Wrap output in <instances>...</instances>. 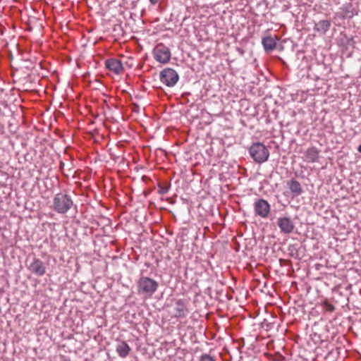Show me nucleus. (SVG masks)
Segmentation results:
<instances>
[{"instance_id":"nucleus-1","label":"nucleus","mask_w":361,"mask_h":361,"mask_svg":"<svg viewBox=\"0 0 361 361\" xmlns=\"http://www.w3.org/2000/svg\"><path fill=\"white\" fill-rule=\"evenodd\" d=\"M249 153L250 157L257 164H262L267 161L269 157L268 149L261 142L253 143L249 149Z\"/></svg>"},{"instance_id":"nucleus-2","label":"nucleus","mask_w":361,"mask_h":361,"mask_svg":"<svg viewBox=\"0 0 361 361\" xmlns=\"http://www.w3.org/2000/svg\"><path fill=\"white\" fill-rule=\"evenodd\" d=\"M73 206L71 197L64 193L56 194L53 200V209L60 214L66 213Z\"/></svg>"},{"instance_id":"nucleus-3","label":"nucleus","mask_w":361,"mask_h":361,"mask_svg":"<svg viewBox=\"0 0 361 361\" xmlns=\"http://www.w3.org/2000/svg\"><path fill=\"white\" fill-rule=\"evenodd\" d=\"M169 313L172 318L180 320L188 316L189 310L184 301L178 300L169 307Z\"/></svg>"},{"instance_id":"nucleus-4","label":"nucleus","mask_w":361,"mask_h":361,"mask_svg":"<svg viewBox=\"0 0 361 361\" xmlns=\"http://www.w3.org/2000/svg\"><path fill=\"white\" fill-rule=\"evenodd\" d=\"M179 79L176 71L172 68H167L160 73L161 82L168 87L174 86Z\"/></svg>"},{"instance_id":"nucleus-5","label":"nucleus","mask_w":361,"mask_h":361,"mask_svg":"<svg viewBox=\"0 0 361 361\" xmlns=\"http://www.w3.org/2000/svg\"><path fill=\"white\" fill-rule=\"evenodd\" d=\"M138 290L140 292H144L146 293H154L157 287L158 283L156 281L148 278V277H142L140 278L138 281Z\"/></svg>"},{"instance_id":"nucleus-6","label":"nucleus","mask_w":361,"mask_h":361,"mask_svg":"<svg viewBox=\"0 0 361 361\" xmlns=\"http://www.w3.org/2000/svg\"><path fill=\"white\" fill-rule=\"evenodd\" d=\"M154 56L159 63H166L171 59L170 49L163 44H158L154 49Z\"/></svg>"},{"instance_id":"nucleus-7","label":"nucleus","mask_w":361,"mask_h":361,"mask_svg":"<svg viewBox=\"0 0 361 361\" xmlns=\"http://www.w3.org/2000/svg\"><path fill=\"white\" fill-rule=\"evenodd\" d=\"M254 209L257 215L265 219L270 212V204L267 200L259 199L255 202Z\"/></svg>"},{"instance_id":"nucleus-8","label":"nucleus","mask_w":361,"mask_h":361,"mask_svg":"<svg viewBox=\"0 0 361 361\" xmlns=\"http://www.w3.org/2000/svg\"><path fill=\"white\" fill-rule=\"evenodd\" d=\"M27 269L32 274L37 276H42L46 273V267L44 262L38 258H34L27 266Z\"/></svg>"},{"instance_id":"nucleus-9","label":"nucleus","mask_w":361,"mask_h":361,"mask_svg":"<svg viewBox=\"0 0 361 361\" xmlns=\"http://www.w3.org/2000/svg\"><path fill=\"white\" fill-rule=\"evenodd\" d=\"M105 66L107 69L116 74H120L123 70L121 62L116 59H110L106 60L105 61Z\"/></svg>"},{"instance_id":"nucleus-10","label":"nucleus","mask_w":361,"mask_h":361,"mask_svg":"<svg viewBox=\"0 0 361 361\" xmlns=\"http://www.w3.org/2000/svg\"><path fill=\"white\" fill-rule=\"evenodd\" d=\"M278 226L281 231L285 233H290L294 228V224L288 217H282L278 219Z\"/></svg>"},{"instance_id":"nucleus-11","label":"nucleus","mask_w":361,"mask_h":361,"mask_svg":"<svg viewBox=\"0 0 361 361\" xmlns=\"http://www.w3.org/2000/svg\"><path fill=\"white\" fill-rule=\"evenodd\" d=\"M276 37L271 36H267L262 38V44L264 50L267 52H269L276 49Z\"/></svg>"},{"instance_id":"nucleus-12","label":"nucleus","mask_w":361,"mask_h":361,"mask_svg":"<svg viewBox=\"0 0 361 361\" xmlns=\"http://www.w3.org/2000/svg\"><path fill=\"white\" fill-rule=\"evenodd\" d=\"M287 185L294 197L299 196L302 192V188L300 183L294 179L288 181Z\"/></svg>"},{"instance_id":"nucleus-13","label":"nucleus","mask_w":361,"mask_h":361,"mask_svg":"<svg viewBox=\"0 0 361 361\" xmlns=\"http://www.w3.org/2000/svg\"><path fill=\"white\" fill-rule=\"evenodd\" d=\"M130 348L128 345V344L125 342L122 341L119 343L116 346V352L121 357H126L130 353Z\"/></svg>"},{"instance_id":"nucleus-14","label":"nucleus","mask_w":361,"mask_h":361,"mask_svg":"<svg viewBox=\"0 0 361 361\" xmlns=\"http://www.w3.org/2000/svg\"><path fill=\"white\" fill-rule=\"evenodd\" d=\"M305 159L308 162H314L319 157V151L315 147L308 148L305 154Z\"/></svg>"},{"instance_id":"nucleus-15","label":"nucleus","mask_w":361,"mask_h":361,"mask_svg":"<svg viewBox=\"0 0 361 361\" xmlns=\"http://www.w3.org/2000/svg\"><path fill=\"white\" fill-rule=\"evenodd\" d=\"M330 26L331 23L329 20H320L317 24H315L314 30L320 33L324 34L327 30H329Z\"/></svg>"},{"instance_id":"nucleus-16","label":"nucleus","mask_w":361,"mask_h":361,"mask_svg":"<svg viewBox=\"0 0 361 361\" xmlns=\"http://www.w3.org/2000/svg\"><path fill=\"white\" fill-rule=\"evenodd\" d=\"M323 308L325 311L332 312L334 310V307L328 302L327 301H324L323 303Z\"/></svg>"},{"instance_id":"nucleus-17","label":"nucleus","mask_w":361,"mask_h":361,"mask_svg":"<svg viewBox=\"0 0 361 361\" xmlns=\"http://www.w3.org/2000/svg\"><path fill=\"white\" fill-rule=\"evenodd\" d=\"M200 361H216L215 359L207 354H204L200 357Z\"/></svg>"},{"instance_id":"nucleus-18","label":"nucleus","mask_w":361,"mask_h":361,"mask_svg":"<svg viewBox=\"0 0 361 361\" xmlns=\"http://www.w3.org/2000/svg\"><path fill=\"white\" fill-rule=\"evenodd\" d=\"M152 5L157 4L159 0H149Z\"/></svg>"},{"instance_id":"nucleus-19","label":"nucleus","mask_w":361,"mask_h":361,"mask_svg":"<svg viewBox=\"0 0 361 361\" xmlns=\"http://www.w3.org/2000/svg\"><path fill=\"white\" fill-rule=\"evenodd\" d=\"M226 296L228 300L232 299V295L226 294Z\"/></svg>"},{"instance_id":"nucleus-20","label":"nucleus","mask_w":361,"mask_h":361,"mask_svg":"<svg viewBox=\"0 0 361 361\" xmlns=\"http://www.w3.org/2000/svg\"><path fill=\"white\" fill-rule=\"evenodd\" d=\"M358 149V151H359L360 152H361V145L358 147V149Z\"/></svg>"}]
</instances>
